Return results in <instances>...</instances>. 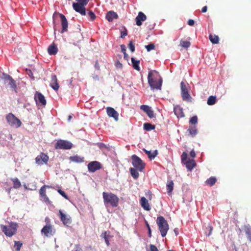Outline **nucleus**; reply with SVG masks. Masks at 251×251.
Returning a JSON list of instances; mask_svg holds the SVG:
<instances>
[{"label": "nucleus", "mask_w": 251, "mask_h": 251, "mask_svg": "<svg viewBox=\"0 0 251 251\" xmlns=\"http://www.w3.org/2000/svg\"><path fill=\"white\" fill-rule=\"evenodd\" d=\"M148 81L152 89H161L162 79L158 72L156 71L151 70L149 72Z\"/></svg>", "instance_id": "1"}, {"label": "nucleus", "mask_w": 251, "mask_h": 251, "mask_svg": "<svg viewBox=\"0 0 251 251\" xmlns=\"http://www.w3.org/2000/svg\"><path fill=\"white\" fill-rule=\"evenodd\" d=\"M103 202L106 206L117 207L119 203V198L112 193L104 192L102 193Z\"/></svg>", "instance_id": "2"}, {"label": "nucleus", "mask_w": 251, "mask_h": 251, "mask_svg": "<svg viewBox=\"0 0 251 251\" xmlns=\"http://www.w3.org/2000/svg\"><path fill=\"white\" fill-rule=\"evenodd\" d=\"M18 225L16 223L10 222L8 226L0 225V228L4 234L8 237H12L17 232Z\"/></svg>", "instance_id": "3"}, {"label": "nucleus", "mask_w": 251, "mask_h": 251, "mask_svg": "<svg viewBox=\"0 0 251 251\" xmlns=\"http://www.w3.org/2000/svg\"><path fill=\"white\" fill-rule=\"evenodd\" d=\"M157 224L159 227V229L161 236L165 237L169 230V225L167 221L162 216L158 217L156 220Z\"/></svg>", "instance_id": "4"}, {"label": "nucleus", "mask_w": 251, "mask_h": 251, "mask_svg": "<svg viewBox=\"0 0 251 251\" xmlns=\"http://www.w3.org/2000/svg\"><path fill=\"white\" fill-rule=\"evenodd\" d=\"M6 120L8 125L15 128H18L22 126V122L18 118L11 113L6 116Z\"/></svg>", "instance_id": "5"}, {"label": "nucleus", "mask_w": 251, "mask_h": 251, "mask_svg": "<svg viewBox=\"0 0 251 251\" xmlns=\"http://www.w3.org/2000/svg\"><path fill=\"white\" fill-rule=\"evenodd\" d=\"M89 0H84L83 3H73V7L77 12L79 13L82 15H86V9L85 6L87 4Z\"/></svg>", "instance_id": "6"}, {"label": "nucleus", "mask_w": 251, "mask_h": 251, "mask_svg": "<svg viewBox=\"0 0 251 251\" xmlns=\"http://www.w3.org/2000/svg\"><path fill=\"white\" fill-rule=\"evenodd\" d=\"M131 158L133 166L138 171L142 172L145 168V164L142 160L135 154L132 156Z\"/></svg>", "instance_id": "7"}, {"label": "nucleus", "mask_w": 251, "mask_h": 251, "mask_svg": "<svg viewBox=\"0 0 251 251\" xmlns=\"http://www.w3.org/2000/svg\"><path fill=\"white\" fill-rule=\"evenodd\" d=\"M181 95L183 100L191 101V97L188 93V89L183 81L180 83Z\"/></svg>", "instance_id": "8"}, {"label": "nucleus", "mask_w": 251, "mask_h": 251, "mask_svg": "<svg viewBox=\"0 0 251 251\" xmlns=\"http://www.w3.org/2000/svg\"><path fill=\"white\" fill-rule=\"evenodd\" d=\"M55 147L56 149L69 150L73 147V145L69 141L59 140L56 143Z\"/></svg>", "instance_id": "9"}, {"label": "nucleus", "mask_w": 251, "mask_h": 251, "mask_svg": "<svg viewBox=\"0 0 251 251\" xmlns=\"http://www.w3.org/2000/svg\"><path fill=\"white\" fill-rule=\"evenodd\" d=\"M42 234L46 237L53 236L55 233V229L52 225H46L41 229Z\"/></svg>", "instance_id": "10"}, {"label": "nucleus", "mask_w": 251, "mask_h": 251, "mask_svg": "<svg viewBox=\"0 0 251 251\" xmlns=\"http://www.w3.org/2000/svg\"><path fill=\"white\" fill-rule=\"evenodd\" d=\"M102 167V164L97 161H91L87 165L88 170L90 173H94L97 171L101 169Z\"/></svg>", "instance_id": "11"}, {"label": "nucleus", "mask_w": 251, "mask_h": 251, "mask_svg": "<svg viewBox=\"0 0 251 251\" xmlns=\"http://www.w3.org/2000/svg\"><path fill=\"white\" fill-rule=\"evenodd\" d=\"M49 159V156L46 154L41 152L36 157L35 162L37 164L42 165L44 164H47Z\"/></svg>", "instance_id": "12"}, {"label": "nucleus", "mask_w": 251, "mask_h": 251, "mask_svg": "<svg viewBox=\"0 0 251 251\" xmlns=\"http://www.w3.org/2000/svg\"><path fill=\"white\" fill-rule=\"evenodd\" d=\"M61 19L62 30L61 33L67 32L68 30V23L66 17L62 14H59Z\"/></svg>", "instance_id": "13"}, {"label": "nucleus", "mask_w": 251, "mask_h": 251, "mask_svg": "<svg viewBox=\"0 0 251 251\" xmlns=\"http://www.w3.org/2000/svg\"><path fill=\"white\" fill-rule=\"evenodd\" d=\"M34 99L36 103L41 104L43 105L46 104V100L43 95L40 92H36L34 96Z\"/></svg>", "instance_id": "14"}, {"label": "nucleus", "mask_w": 251, "mask_h": 251, "mask_svg": "<svg viewBox=\"0 0 251 251\" xmlns=\"http://www.w3.org/2000/svg\"><path fill=\"white\" fill-rule=\"evenodd\" d=\"M3 78L5 80L9 81V84L11 88L14 89L15 91H16L17 86L16 84L15 81L13 79V78L9 75L5 74L4 73H2Z\"/></svg>", "instance_id": "15"}, {"label": "nucleus", "mask_w": 251, "mask_h": 251, "mask_svg": "<svg viewBox=\"0 0 251 251\" xmlns=\"http://www.w3.org/2000/svg\"><path fill=\"white\" fill-rule=\"evenodd\" d=\"M106 112L109 117H112L116 121L119 120V113L112 107H107Z\"/></svg>", "instance_id": "16"}, {"label": "nucleus", "mask_w": 251, "mask_h": 251, "mask_svg": "<svg viewBox=\"0 0 251 251\" xmlns=\"http://www.w3.org/2000/svg\"><path fill=\"white\" fill-rule=\"evenodd\" d=\"M59 216L61 221L63 222L64 225L68 226L71 224V219L70 218H68L61 210L59 211Z\"/></svg>", "instance_id": "17"}, {"label": "nucleus", "mask_w": 251, "mask_h": 251, "mask_svg": "<svg viewBox=\"0 0 251 251\" xmlns=\"http://www.w3.org/2000/svg\"><path fill=\"white\" fill-rule=\"evenodd\" d=\"M147 19L145 14L142 12H139L137 16L135 18L136 24L137 25L140 26L142 24V22L145 21Z\"/></svg>", "instance_id": "18"}, {"label": "nucleus", "mask_w": 251, "mask_h": 251, "mask_svg": "<svg viewBox=\"0 0 251 251\" xmlns=\"http://www.w3.org/2000/svg\"><path fill=\"white\" fill-rule=\"evenodd\" d=\"M50 86L55 91H57L59 89V85L57 82V78L54 75H51Z\"/></svg>", "instance_id": "19"}, {"label": "nucleus", "mask_w": 251, "mask_h": 251, "mask_svg": "<svg viewBox=\"0 0 251 251\" xmlns=\"http://www.w3.org/2000/svg\"><path fill=\"white\" fill-rule=\"evenodd\" d=\"M140 204L144 210L150 211L151 209L148 201L144 197H142L140 200Z\"/></svg>", "instance_id": "20"}, {"label": "nucleus", "mask_w": 251, "mask_h": 251, "mask_svg": "<svg viewBox=\"0 0 251 251\" xmlns=\"http://www.w3.org/2000/svg\"><path fill=\"white\" fill-rule=\"evenodd\" d=\"M118 18V14L113 11H110L108 12L106 15V19L109 22H112L114 19H117Z\"/></svg>", "instance_id": "21"}, {"label": "nucleus", "mask_w": 251, "mask_h": 251, "mask_svg": "<svg viewBox=\"0 0 251 251\" xmlns=\"http://www.w3.org/2000/svg\"><path fill=\"white\" fill-rule=\"evenodd\" d=\"M188 171H191L196 166V163L194 159H189L186 161L184 163Z\"/></svg>", "instance_id": "22"}, {"label": "nucleus", "mask_w": 251, "mask_h": 251, "mask_svg": "<svg viewBox=\"0 0 251 251\" xmlns=\"http://www.w3.org/2000/svg\"><path fill=\"white\" fill-rule=\"evenodd\" d=\"M174 111L178 118H182L184 116L182 108L179 106H175L174 108Z\"/></svg>", "instance_id": "23"}, {"label": "nucleus", "mask_w": 251, "mask_h": 251, "mask_svg": "<svg viewBox=\"0 0 251 251\" xmlns=\"http://www.w3.org/2000/svg\"><path fill=\"white\" fill-rule=\"evenodd\" d=\"M48 51L50 55H54L57 53L58 51V49L54 43H53L48 47Z\"/></svg>", "instance_id": "24"}, {"label": "nucleus", "mask_w": 251, "mask_h": 251, "mask_svg": "<svg viewBox=\"0 0 251 251\" xmlns=\"http://www.w3.org/2000/svg\"><path fill=\"white\" fill-rule=\"evenodd\" d=\"M187 131L189 132V135L191 137H195L198 133V129L195 126H190Z\"/></svg>", "instance_id": "25"}, {"label": "nucleus", "mask_w": 251, "mask_h": 251, "mask_svg": "<svg viewBox=\"0 0 251 251\" xmlns=\"http://www.w3.org/2000/svg\"><path fill=\"white\" fill-rule=\"evenodd\" d=\"M244 229L247 238L251 242V226L249 225H245Z\"/></svg>", "instance_id": "26"}, {"label": "nucleus", "mask_w": 251, "mask_h": 251, "mask_svg": "<svg viewBox=\"0 0 251 251\" xmlns=\"http://www.w3.org/2000/svg\"><path fill=\"white\" fill-rule=\"evenodd\" d=\"M84 157H80L77 155L73 156H70L69 159L75 163H82L84 162Z\"/></svg>", "instance_id": "27"}, {"label": "nucleus", "mask_w": 251, "mask_h": 251, "mask_svg": "<svg viewBox=\"0 0 251 251\" xmlns=\"http://www.w3.org/2000/svg\"><path fill=\"white\" fill-rule=\"evenodd\" d=\"M144 152L148 155V157L152 160L154 159L158 154V151L157 150H155L153 152H151V151H147L145 149L143 150Z\"/></svg>", "instance_id": "28"}, {"label": "nucleus", "mask_w": 251, "mask_h": 251, "mask_svg": "<svg viewBox=\"0 0 251 251\" xmlns=\"http://www.w3.org/2000/svg\"><path fill=\"white\" fill-rule=\"evenodd\" d=\"M10 179L13 182L14 188L18 189L21 186V183L18 178H11Z\"/></svg>", "instance_id": "29"}, {"label": "nucleus", "mask_w": 251, "mask_h": 251, "mask_svg": "<svg viewBox=\"0 0 251 251\" xmlns=\"http://www.w3.org/2000/svg\"><path fill=\"white\" fill-rule=\"evenodd\" d=\"M217 181V178L215 176H211L205 181V183L210 186H213Z\"/></svg>", "instance_id": "30"}, {"label": "nucleus", "mask_w": 251, "mask_h": 251, "mask_svg": "<svg viewBox=\"0 0 251 251\" xmlns=\"http://www.w3.org/2000/svg\"><path fill=\"white\" fill-rule=\"evenodd\" d=\"M131 62H132V66H133V68L135 70H137L138 71H140V67H139L140 61L139 60H136L133 57H132L131 58Z\"/></svg>", "instance_id": "31"}, {"label": "nucleus", "mask_w": 251, "mask_h": 251, "mask_svg": "<svg viewBox=\"0 0 251 251\" xmlns=\"http://www.w3.org/2000/svg\"><path fill=\"white\" fill-rule=\"evenodd\" d=\"M138 170L137 169L133 168H130V169L131 175L135 179H137L139 177V173L138 172Z\"/></svg>", "instance_id": "32"}, {"label": "nucleus", "mask_w": 251, "mask_h": 251, "mask_svg": "<svg viewBox=\"0 0 251 251\" xmlns=\"http://www.w3.org/2000/svg\"><path fill=\"white\" fill-rule=\"evenodd\" d=\"M174 189V182L173 181H170L168 182L167 184V190L168 194L170 195L171 194L172 192Z\"/></svg>", "instance_id": "33"}, {"label": "nucleus", "mask_w": 251, "mask_h": 251, "mask_svg": "<svg viewBox=\"0 0 251 251\" xmlns=\"http://www.w3.org/2000/svg\"><path fill=\"white\" fill-rule=\"evenodd\" d=\"M209 40L213 44H218L219 43V38L217 35L210 34Z\"/></svg>", "instance_id": "34"}, {"label": "nucleus", "mask_w": 251, "mask_h": 251, "mask_svg": "<svg viewBox=\"0 0 251 251\" xmlns=\"http://www.w3.org/2000/svg\"><path fill=\"white\" fill-rule=\"evenodd\" d=\"M216 102V96H211L209 97L207 100V103L209 105H212Z\"/></svg>", "instance_id": "35"}, {"label": "nucleus", "mask_w": 251, "mask_h": 251, "mask_svg": "<svg viewBox=\"0 0 251 251\" xmlns=\"http://www.w3.org/2000/svg\"><path fill=\"white\" fill-rule=\"evenodd\" d=\"M155 126L153 125H151L150 123H145L144 124V129L147 131H150L152 129H154L155 128Z\"/></svg>", "instance_id": "36"}, {"label": "nucleus", "mask_w": 251, "mask_h": 251, "mask_svg": "<svg viewBox=\"0 0 251 251\" xmlns=\"http://www.w3.org/2000/svg\"><path fill=\"white\" fill-rule=\"evenodd\" d=\"M50 186L49 185H44L42 186L39 190V195L40 196L42 195H44L46 194V188H50Z\"/></svg>", "instance_id": "37"}, {"label": "nucleus", "mask_w": 251, "mask_h": 251, "mask_svg": "<svg viewBox=\"0 0 251 251\" xmlns=\"http://www.w3.org/2000/svg\"><path fill=\"white\" fill-rule=\"evenodd\" d=\"M23 246V243L21 241H14V248L16 251H19Z\"/></svg>", "instance_id": "38"}, {"label": "nucleus", "mask_w": 251, "mask_h": 251, "mask_svg": "<svg viewBox=\"0 0 251 251\" xmlns=\"http://www.w3.org/2000/svg\"><path fill=\"white\" fill-rule=\"evenodd\" d=\"M191 43L189 41L181 40L180 45L183 48H188L190 46Z\"/></svg>", "instance_id": "39"}, {"label": "nucleus", "mask_w": 251, "mask_h": 251, "mask_svg": "<svg viewBox=\"0 0 251 251\" xmlns=\"http://www.w3.org/2000/svg\"><path fill=\"white\" fill-rule=\"evenodd\" d=\"M40 198H41V200L42 201H43L46 203H48V204L50 203V201L49 198L48 197V196H47L46 194L40 196Z\"/></svg>", "instance_id": "40"}, {"label": "nucleus", "mask_w": 251, "mask_h": 251, "mask_svg": "<svg viewBox=\"0 0 251 251\" xmlns=\"http://www.w3.org/2000/svg\"><path fill=\"white\" fill-rule=\"evenodd\" d=\"M87 15L91 21H93L96 18L95 13L92 11H89L87 13Z\"/></svg>", "instance_id": "41"}, {"label": "nucleus", "mask_w": 251, "mask_h": 251, "mask_svg": "<svg viewBox=\"0 0 251 251\" xmlns=\"http://www.w3.org/2000/svg\"><path fill=\"white\" fill-rule=\"evenodd\" d=\"M189 123L191 124L196 125L198 123V117L197 116H193L189 121Z\"/></svg>", "instance_id": "42"}, {"label": "nucleus", "mask_w": 251, "mask_h": 251, "mask_svg": "<svg viewBox=\"0 0 251 251\" xmlns=\"http://www.w3.org/2000/svg\"><path fill=\"white\" fill-rule=\"evenodd\" d=\"M145 48L147 49L148 51H150L151 50L154 49L155 46L153 44L151 43L145 46Z\"/></svg>", "instance_id": "43"}, {"label": "nucleus", "mask_w": 251, "mask_h": 251, "mask_svg": "<svg viewBox=\"0 0 251 251\" xmlns=\"http://www.w3.org/2000/svg\"><path fill=\"white\" fill-rule=\"evenodd\" d=\"M102 235H103V237L104 239L105 242L107 246L109 245V241L108 239V235H107V233L106 231L102 233Z\"/></svg>", "instance_id": "44"}, {"label": "nucleus", "mask_w": 251, "mask_h": 251, "mask_svg": "<svg viewBox=\"0 0 251 251\" xmlns=\"http://www.w3.org/2000/svg\"><path fill=\"white\" fill-rule=\"evenodd\" d=\"M128 48L132 52L135 51V46L132 41H130L128 45Z\"/></svg>", "instance_id": "45"}, {"label": "nucleus", "mask_w": 251, "mask_h": 251, "mask_svg": "<svg viewBox=\"0 0 251 251\" xmlns=\"http://www.w3.org/2000/svg\"><path fill=\"white\" fill-rule=\"evenodd\" d=\"M140 108L145 112L147 113L149 110L151 109V107L146 105H142L140 107Z\"/></svg>", "instance_id": "46"}, {"label": "nucleus", "mask_w": 251, "mask_h": 251, "mask_svg": "<svg viewBox=\"0 0 251 251\" xmlns=\"http://www.w3.org/2000/svg\"><path fill=\"white\" fill-rule=\"evenodd\" d=\"M187 158V154L185 152H183L181 155V161L184 163L186 160Z\"/></svg>", "instance_id": "47"}, {"label": "nucleus", "mask_w": 251, "mask_h": 251, "mask_svg": "<svg viewBox=\"0 0 251 251\" xmlns=\"http://www.w3.org/2000/svg\"><path fill=\"white\" fill-rule=\"evenodd\" d=\"M146 113L147 114L148 116L150 118H154L155 117V115L154 114V112L152 110L151 108L150 110H149Z\"/></svg>", "instance_id": "48"}, {"label": "nucleus", "mask_w": 251, "mask_h": 251, "mask_svg": "<svg viewBox=\"0 0 251 251\" xmlns=\"http://www.w3.org/2000/svg\"><path fill=\"white\" fill-rule=\"evenodd\" d=\"M57 191L65 199L68 200V197L67 196V195L66 194V193L64 191H63L61 189H58L57 190Z\"/></svg>", "instance_id": "49"}, {"label": "nucleus", "mask_w": 251, "mask_h": 251, "mask_svg": "<svg viewBox=\"0 0 251 251\" xmlns=\"http://www.w3.org/2000/svg\"><path fill=\"white\" fill-rule=\"evenodd\" d=\"M121 51L123 52L124 54V58H126V46L124 44L121 45Z\"/></svg>", "instance_id": "50"}, {"label": "nucleus", "mask_w": 251, "mask_h": 251, "mask_svg": "<svg viewBox=\"0 0 251 251\" xmlns=\"http://www.w3.org/2000/svg\"><path fill=\"white\" fill-rule=\"evenodd\" d=\"M127 35V31L126 28H125V30L124 31H122L121 32V37L122 38H124L125 36H126Z\"/></svg>", "instance_id": "51"}, {"label": "nucleus", "mask_w": 251, "mask_h": 251, "mask_svg": "<svg viewBox=\"0 0 251 251\" xmlns=\"http://www.w3.org/2000/svg\"><path fill=\"white\" fill-rule=\"evenodd\" d=\"M146 226H147V227L148 230L149 237H151V229L150 226V225L147 221H146Z\"/></svg>", "instance_id": "52"}, {"label": "nucleus", "mask_w": 251, "mask_h": 251, "mask_svg": "<svg viewBox=\"0 0 251 251\" xmlns=\"http://www.w3.org/2000/svg\"><path fill=\"white\" fill-rule=\"evenodd\" d=\"M26 73H27V74L29 76V77L32 79H34V77L33 76V73L32 72H31V70H26Z\"/></svg>", "instance_id": "53"}, {"label": "nucleus", "mask_w": 251, "mask_h": 251, "mask_svg": "<svg viewBox=\"0 0 251 251\" xmlns=\"http://www.w3.org/2000/svg\"><path fill=\"white\" fill-rule=\"evenodd\" d=\"M150 250L151 251H158L157 247L154 245H150Z\"/></svg>", "instance_id": "54"}, {"label": "nucleus", "mask_w": 251, "mask_h": 251, "mask_svg": "<svg viewBox=\"0 0 251 251\" xmlns=\"http://www.w3.org/2000/svg\"><path fill=\"white\" fill-rule=\"evenodd\" d=\"M195 22L192 19H190L188 21V24L190 26H193L194 25Z\"/></svg>", "instance_id": "55"}, {"label": "nucleus", "mask_w": 251, "mask_h": 251, "mask_svg": "<svg viewBox=\"0 0 251 251\" xmlns=\"http://www.w3.org/2000/svg\"><path fill=\"white\" fill-rule=\"evenodd\" d=\"M45 221L46 223V225H51L50 219L49 217H46L45 219Z\"/></svg>", "instance_id": "56"}, {"label": "nucleus", "mask_w": 251, "mask_h": 251, "mask_svg": "<svg viewBox=\"0 0 251 251\" xmlns=\"http://www.w3.org/2000/svg\"><path fill=\"white\" fill-rule=\"evenodd\" d=\"M190 155L193 158L195 157V156H196V153H195V151L194 150H192L190 151Z\"/></svg>", "instance_id": "57"}, {"label": "nucleus", "mask_w": 251, "mask_h": 251, "mask_svg": "<svg viewBox=\"0 0 251 251\" xmlns=\"http://www.w3.org/2000/svg\"><path fill=\"white\" fill-rule=\"evenodd\" d=\"M207 6H204V7H203L202 8L201 12H203V13H205V12H206L207 11Z\"/></svg>", "instance_id": "58"}, {"label": "nucleus", "mask_w": 251, "mask_h": 251, "mask_svg": "<svg viewBox=\"0 0 251 251\" xmlns=\"http://www.w3.org/2000/svg\"><path fill=\"white\" fill-rule=\"evenodd\" d=\"M176 235L177 236L178 234V229L177 228H175L174 230Z\"/></svg>", "instance_id": "59"}, {"label": "nucleus", "mask_w": 251, "mask_h": 251, "mask_svg": "<svg viewBox=\"0 0 251 251\" xmlns=\"http://www.w3.org/2000/svg\"><path fill=\"white\" fill-rule=\"evenodd\" d=\"M117 66L118 67H119V68H122L123 65H122V64H121V63H120L119 62L117 63Z\"/></svg>", "instance_id": "60"}, {"label": "nucleus", "mask_w": 251, "mask_h": 251, "mask_svg": "<svg viewBox=\"0 0 251 251\" xmlns=\"http://www.w3.org/2000/svg\"><path fill=\"white\" fill-rule=\"evenodd\" d=\"M84 0H76V1H77V3H83Z\"/></svg>", "instance_id": "61"}, {"label": "nucleus", "mask_w": 251, "mask_h": 251, "mask_svg": "<svg viewBox=\"0 0 251 251\" xmlns=\"http://www.w3.org/2000/svg\"><path fill=\"white\" fill-rule=\"evenodd\" d=\"M72 118V116L71 115H69L68 117V121H70Z\"/></svg>", "instance_id": "62"}, {"label": "nucleus", "mask_w": 251, "mask_h": 251, "mask_svg": "<svg viewBox=\"0 0 251 251\" xmlns=\"http://www.w3.org/2000/svg\"><path fill=\"white\" fill-rule=\"evenodd\" d=\"M128 57V54L126 53V58H126V59H127Z\"/></svg>", "instance_id": "63"}, {"label": "nucleus", "mask_w": 251, "mask_h": 251, "mask_svg": "<svg viewBox=\"0 0 251 251\" xmlns=\"http://www.w3.org/2000/svg\"><path fill=\"white\" fill-rule=\"evenodd\" d=\"M24 187L25 188V189H27V188L25 185H24Z\"/></svg>", "instance_id": "64"}]
</instances>
